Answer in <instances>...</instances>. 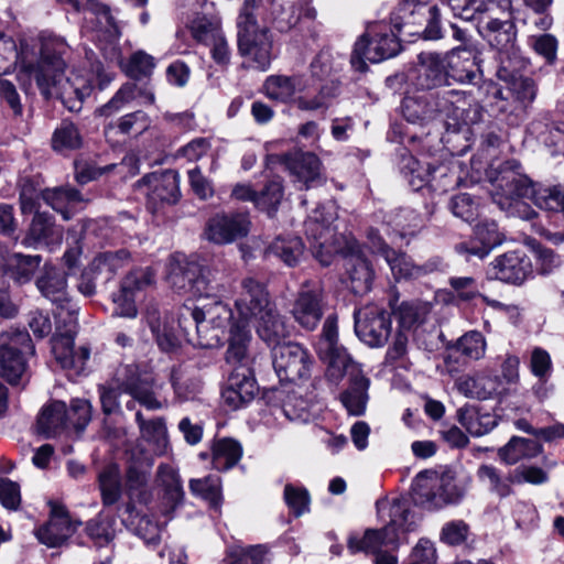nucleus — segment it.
<instances>
[{"label": "nucleus", "mask_w": 564, "mask_h": 564, "mask_svg": "<svg viewBox=\"0 0 564 564\" xmlns=\"http://www.w3.org/2000/svg\"><path fill=\"white\" fill-rule=\"evenodd\" d=\"M51 142L54 151L63 152L80 148L83 138L72 121L63 120L54 130Z\"/></svg>", "instance_id": "62"}, {"label": "nucleus", "mask_w": 564, "mask_h": 564, "mask_svg": "<svg viewBox=\"0 0 564 564\" xmlns=\"http://www.w3.org/2000/svg\"><path fill=\"white\" fill-rule=\"evenodd\" d=\"M86 532L96 545L104 546L115 538V520L99 513L87 522Z\"/></svg>", "instance_id": "63"}, {"label": "nucleus", "mask_w": 564, "mask_h": 564, "mask_svg": "<svg viewBox=\"0 0 564 564\" xmlns=\"http://www.w3.org/2000/svg\"><path fill=\"white\" fill-rule=\"evenodd\" d=\"M158 482L164 490V499L170 510H174L184 497L183 485L177 470L170 465H160Z\"/></svg>", "instance_id": "56"}, {"label": "nucleus", "mask_w": 564, "mask_h": 564, "mask_svg": "<svg viewBox=\"0 0 564 564\" xmlns=\"http://www.w3.org/2000/svg\"><path fill=\"white\" fill-rule=\"evenodd\" d=\"M43 198L65 220L72 217L77 205L83 202L82 194L77 189L69 187L47 189L44 192Z\"/></svg>", "instance_id": "53"}, {"label": "nucleus", "mask_w": 564, "mask_h": 564, "mask_svg": "<svg viewBox=\"0 0 564 564\" xmlns=\"http://www.w3.org/2000/svg\"><path fill=\"white\" fill-rule=\"evenodd\" d=\"M264 24L286 32L300 22H315L317 10L312 0H243Z\"/></svg>", "instance_id": "12"}, {"label": "nucleus", "mask_w": 564, "mask_h": 564, "mask_svg": "<svg viewBox=\"0 0 564 564\" xmlns=\"http://www.w3.org/2000/svg\"><path fill=\"white\" fill-rule=\"evenodd\" d=\"M248 4L241 6L237 17V45L241 56L249 58L253 67L267 70L273 58V40L269 24L261 22Z\"/></svg>", "instance_id": "9"}, {"label": "nucleus", "mask_w": 564, "mask_h": 564, "mask_svg": "<svg viewBox=\"0 0 564 564\" xmlns=\"http://www.w3.org/2000/svg\"><path fill=\"white\" fill-rule=\"evenodd\" d=\"M152 120L143 110H137L120 117L116 122H109L104 128L106 140L116 144L119 142L115 137L119 133L130 138H138L150 129Z\"/></svg>", "instance_id": "38"}, {"label": "nucleus", "mask_w": 564, "mask_h": 564, "mask_svg": "<svg viewBox=\"0 0 564 564\" xmlns=\"http://www.w3.org/2000/svg\"><path fill=\"white\" fill-rule=\"evenodd\" d=\"M458 422L473 436H482L495 429L497 421L489 413L480 414L474 406L465 405L457 410Z\"/></svg>", "instance_id": "55"}, {"label": "nucleus", "mask_w": 564, "mask_h": 564, "mask_svg": "<svg viewBox=\"0 0 564 564\" xmlns=\"http://www.w3.org/2000/svg\"><path fill=\"white\" fill-rule=\"evenodd\" d=\"M477 478L487 489L500 497L506 498L512 494L513 473L503 474L494 465L482 464L477 469Z\"/></svg>", "instance_id": "50"}, {"label": "nucleus", "mask_w": 564, "mask_h": 564, "mask_svg": "<svg viewBox=\"0 0 564 564\" xmlns=\"http://www.w3.org/2000/svg\"><path fill=\"white\" fill-rule=\"evenodd\" d=\"M129 259L130 253L126 249L101 252L91 261L90 271L95 274H104L105 280L108 281L129 262Z\"/></svg>", "instance_id": "60"}, {"label": "nucleus", "mask_w": 564, "mask_h": 564, "mask_svg": "<svg viewBox=\"0 0 564 564\" xmlns=\"http://www.w3.org/2000/svg\"><path fill=\"white\" fill-rule=\"evenodd\" d=\"M467 488V481L456 480L449 475L427 477L421 473L414 482V501L429 510L441 509L460 502Z\"/></svg>", "instance_id": "13"}, {"label": "nucleus", "mask_w": 564, "mask_h": 564, "mask_svg": "<svg viewBox=\"0 0 564 564\" xmlns=\"http://www.w3.org/2000/svg\"><path fill=\"white\" fill-rule=\"evenodd\" d=\"M400 170L414 191L423 188L436 180L437 176H446V167L438 166L431 169L430 165L423 166L419 160L411 154H402Z\"/></svg>", "instance_id": "44"}, {"label": "nucleus", "mask_w": 564, "mask_h": 564, "mask_svg": "<svg viewBox=\"0 0 564 564\" xmlns=\"http://www.w3.org/2000/svg\"><path fill=\"white\" fill-rule=\"evenodd\" d=\"M36 288L57 307L64 308L69 302L66 273L61 269L45 264L43 273L36 279Z\"/></svg>", "instance_id": "39"}, {"label": "nucleus", "mask_w": 564, "mask_h": 564, "mask_svg": "<svg viewBox=\"0 0 564 564\" xmlns=\"http://www.w3.org/2000/svg\"><path fill=\"white\" fill-rule=\"evenodd\" d=\"M285 164L295 181L303 184L305 188L317 186L323 183L321 172L322 163L317 155L312 152H296L285 156Z\"/></svg>", "instance_id": "36"}, {"label": "nucleus", "mask_w": 564, "mask_h": 564, "mask_svg": "<svg viewBox=\"0 0 564 564\" xmlns=\"http://www.w3.org/2000/svg\"><path fill=\"white\" fill-rule=\"evenodd\" d=\"M448 78L460 84H470L479 77L474 50L469 46H456L443 55Z\"/></svg>", "instance_id": "32"}, {"label": "nucleus", "mask_w": 564, "mask_h": 564, "mask_svg": "<svg viewBox=\"0 0 564 564\" xmlns=\"http://www.w3.org/2000/svg\"><path fill=\"white\" fill-rule=\"evenodd\" d=\"M26 43L34 52L28 77L34 78L42 96L45 99L56 96L70 111L79 110L93 87L84 80L72 83L64 79L65 55L69 50L66 41L53 33L41 32L36 37H26Z\"/></svg>", "instance_id": "2"}, {"label": "nucleus", "mask_w": 564, "mask_h": 564, "mask_svg": "<svg viewBox=\"0 0 564 564\" xmlns=\"http://www.w3.org/2000/svg\"><path fill=\"white\" fill-rule=\"evenodd\" d=\"M448 284L453 296L462 302H470L477 297L494 310L509 312L512 306L506 305L497 300L490 299L479 291L477 281L473 276H451Z\"/></svg>", "instance_id": "45"}, {"label": "nucleus", "mask_w": 564, "mask_h": 564, "mask_svg": "<svg viewBox=\"0 0 564 564\" xmlns=\"http://www.w3.org/2000/svg\"><path fill=\"white\" fill-rule=\"evenodd\" d=\"M521 67L522 59L519 64H506L502 61V66L497 69V76L505 83L502 86L507 89L506 94L511 95L527 115L529 107L536 98L538 86L534 79L516 75V72Z\"/></svg>", "instance_id": "28"}, {"label": "nucleus", "mask_w": 564, "mask_h": 564, "mask_svg": "<svg viewBox=\"0 0 564 564\" xmlns=\"http://www.w3.org/2000/svg\"><path fill=\"white\" fill-rule=\"evenodd\" d=\"M491 183L492 200L508 216L523 220L533 219L536 213L524 200L525 198L531 199L540 209L564 212V187L533 183L520 171V164L514 160L502 163Z\"/></svg>", "instance_id": "4"}, {"label": "nucleus", "mask_w": 564, "mask_h": 564, "mask_svg": "<svg viewBox=\"0 0 564 564\" xmlns=\"http://www.w3.org/2000/svg\"><path fill=\"white\" fill-rule=\"evenodd\" d=\"M151 465L145 462L131 463L124 474V494L128 499L137 500L140 505H149L153 499L150 486Z\"/></svg>", "instance_id": "35"}, {"label": "nucleus", "mask_w": 564, "mask_h": 564, "mask_svg": "<svg viewBox=\"0 0 564 564\" xmlns=\"http://www.w3.org/2000/svg\"><path fill=\"white\" fill-rule=\"evenodd\" d=\"M155 379L152 372L141 370L135 364L116 368L107 386L99 388L102 411L112 414L119 410V394L127 393L148 410H159L162 402L156 398Z\"/></svg>", "instance_id": "8"}, {"label": "nucleus", "mask_w": 564, "mask_h": 564, "mask_svg": "<svg viewBox=\"0 0 564 564\" xmlns=\"http://www.w3.org/2000/svg\"><path fill=\"white\" fill-rule=\"evenodd\" d=\"M532 274L531 259L522 251H509L497 257L487 269V276L520 285Z\"/></svg>", "instance_id": "24"}, {"label": "nucleus", "mask_w": 564, "mask_h": 564, "mask_svg": "<svg viewBox=\"0 0 564 564\" xmlns=\"http://www.w3.org/2000/svg\"><path fill=\"white\" fill-rule=\"evenodd\" d=\"M337 213L333 203L318 206L304 223L305 234L312 240L314 257L324 267L333 262L335 254L344 258V267L355 294H364L371 289L373 271L365 258L359 242L352 236H340L334 241L333 224Z\"/></svg>", "instance_id": "1"}, {"label": "nucleus", "mask_w": 564, "mask_h": 564, "mask_svg": "<svg viewBox=\"0 0 564 564\" xmlns=\"http://www.w3.org/2000/svg\"><path fill=\"white\" fill-rule=\"evenodd\" d=\"M34 346L25 330L0 334V373L10 383H19L26 370L25 355H33Z\"/></svg>", "instance_id": "17"}, {"label": "nucleus", "mask_w": 564, "mask_h": 564, "mask_svg": "<svg viewBox=\"0 0 564 564\" xmlns=\"http://www.w3.org/2000/svg\"><path fill=\"white\" fill-rule=\"evenodd\" d=\"M448 208L455 217L466 223L476 220L479 215V202L468 193L454 195L448 203Z\"/></svg>", "instance_id": "64"}, {"label": "nucleus", "mask_w": 564, "mask_h": 564, "mask_svg": "<svg viewBox=\"0 0 564 564\" xmlns=\"http://www.w3.org/2000/svg\"><path fill=\"white\" fill-rule=\"evenodd\" d=\"M62 239L63 231L54 224L52 216L39 212L34 215L22 245L26 248H37L44 245L52 251L62 243Z\"/></svg>", "instance_id": "31"}, {"label": "nucleus", "mask_w": 564, "mask_h": 564, "mask_svg": "<svg viewBox=\"0 0 564 564\" xmlns=\"http://www.w3.org/2000/svg\"><path fill=\"white\" fill-rule=\"evenodd\" d=\"M386 24L373 23L367 32L356 42L351 54V64L364 70L366 62L379 63L395 56L400 48V41L394 32H386Z\"/></svg>", "instance_id": "15"}, {"label": "nucleus", "mask_w": 564, "mask_h": 564, "mask_svg": "<svg viewBox=\"0 0 564 564\" xmlns=\"http://www.w3.org/2000/svg\"><path fill=\"white\" fill-rule=\"evenodd\" d=\"M475 236L480 241V246H476L474 242H470V245L459 243L456 246V250L468 257L484 259L494 248L498 247L502 242L498 225L495 221H482L477 224L475 227Z\"/></svg>", "instance_id": "42"}, {"label": "nucleus", "mask_w": 564, "mask_h": 564, "mask_svg": "<svg viewBox=\"0 0 564 564\" xmlns=\"http://www.w3.org/2000/svg\"><path fill=\"white\" fill-rule=\"evenodd\" d=\"M166 281L177 293L196 299H208L217 291L210 271L183 253L169 258Z\"/></svg>", "instance_id": "11"}, {"label": "nucleus", "mask_w": 564, "mask_h": 564, "mask_svg": "<svg viewBox=\"0 0 564 564\" xmlns=\"http://www.w3.org/2000/svg\"><path fill=\"white\" fill-rule=\"evenodd\" d=\"M542 449V445L534 440L513 436L499 448L498 456L506 465H514L522 459L538 456Z\"/></svg>", "instance_id": "49"}, {"label": "nucleus", "mask_w": 564, "mask_h": 564, "mask_svg": "<svg viewBox=\"0 0 564 564\" xmlns=\"http://www.w3.org/2000/svg\"><path fill=\"white\" fill-rule=\"evenodd\" d=\"M42 262L39 254L30 256L13 253L7 260V269L10 276L19 284L30 282Z\"/></svg>", "instance_id": "57"}, {"label": "nucleus", "mask_w": 564, "mask_h": 564, "mask_svg": "<svg viewBox=\"0 0 564 564\" xmlns=\"http://www.w3.org/2000/svg\"><path fill=\"white\" fill-rule=\"evenodd\" d=\"M188 29L193 39L207 45L216 37L224 34L220 20L215 15L197 13L189 22Z\"/></svg>", "instance_id": "59"}, {"label": "nucleus", "mask_w": 564, "mask_h": 564, "mask_svg": "<svg viewBox=\"0 0 564 564\" xmlns=\"http://www.w3.org/2000/svg\"><path fill=\"white\" fill-rule=\"evenodd\" d=\"M272 365L280 381L296 382L310 377L312 359L303 346L289 341L273 348Z\"/></svg>", "instance_id": "20"}, {"label": "nucleus", "mask_w": 564, "mask_h": 564, "mask_svg": "<svg viewBox=\"0 0 564 564\" xmlns=\"http://www.w3.org/2000/svg\"><path fill=\"white\" fill-rule=\"evenodd\" d=\"M250 230L249 216L245 213L221 214L212 217L205 228L206 238L217 245L231 243Z\"/></svg>", "instance_id": "25"}, {"label": "nucleus", "mask_w": 564, "mask_h": 564, "mask_svg": "<svg viewBox=\"0 0 564 564\" xmlns=\"http://www.w3.org/2000/svg\"><path fill=\"white\" fill-rule=\"evenodd\" d=\"M189 489L193 495L206 500L210 508L219 510L223 502L221 481L218 476L191 479Z\"/></svg>", "instance_id": "61"}, {"label": "nucleus", "mask_w": 564, "mask_h": 564, "mask_svg": "<svg viewBox=\"0 0 564 564\" xmlns=\"http://www.w3.org/2000/svg\"><path fill=\"white\" fill-rule=\"evenodd\" d=\"M410 79L421 90H432L448 84V72L443 55L434 52L421 53Z\"/></svg>", "instance_id": "27"}, {"label": "nucleus", "mask_w": 564, "mask_h": 564, "mask_svg": "<svg viewBox=\"0 0 564 564\" xmlns=\"http://www.w3.org/2000/svg\"><path fill=\"white\" fill-rule=\"evenodd\" d=\"M76 334V324L72 319L68 328L64 333L56 334L52 338V352L63 369H70L75 372L84 370L90 351L86 347L74 350V336Z\"/></svg>", "instance_id": "29"}, {"label": "nucleus", "mask_w": 564, "mask_h": 564, "mask_svg": "<svg viewBox=\"0 0 564 564\" xmlns=\"http://www.w3.org/2000/svg\"><path fill=\"white\" fill-rule=\"evenodd\" d=\"M377 513L384 527L381 529H367L362 534L351 533L347 540V547L351 554L365 553L375 555L381 549L398 550L400 533L414 530L416 523L409 503L403 498L384 499L377 502Z\"/></svg>", "instance_id": "6"}, {"label": "nucleus", "mask_w": 564, "mask_h": 564, "mask_svg": "<svg viewBox=\"0 0 564 564\" xmlns=\"http://www.w3.org/2000/svg\"><path fill=\"white\" fill-rule=\"evenodd\" d=\"M275 305L264 283L251 276L242 279L238 297L235 301L238 318L229 330V337H231L235 328H243L248 332L251 340L249 323Z\"/></svg>", "instance_id": "16"}, {"label": "nucleus", "mask_w": 564, "mask_h": 564, "mask_svg": "<svg viewBox=\"0 0 564 564\" xmlns=\"http://www.w3.org/2000/svg\"><path fill=\"white\" fill-rule=\"evenodd\" d=\"M98 487L105 507L119 502L124 492V487L122 486V476L118 465L109 464L102 468L98 475Z\"/></svg>", "instance_id": "48"}, {"label": "nucleus", "mask_w": 564, "mask_h": 564, "mask_svg": "<svg viewBox=\"0 0 564 564\" xmlns=\"http://www.w3.org/2000/svg\"><path fill=\"white\" fill-rule=\"evenodd\" d=\"M290 313L302 328L314 330L324 315L323 290L319 283L312 281L303 283Z\"/></svg>", "instance_id": "23"}, {"label": "nucleus", "mask_w": 564, "mask_h": 564, "mask_svg": "<svg viewBox=\"0 0 564 564\" xmlns=\"http://www.w3.org/2000/svg\"><path fill=\"white\" fill-rule=\"evenodd\" d=\"M316 350L321 359L327 362L326 378L330 382L338 383L345 375L349 377V387L340 394V401L350 415H362L368 402L370 380L338 343L336 315L326 317Z\"/></svg>", "instance_id": "5"}, {"label": "nucleus", "mask_w": 564, "mask_h": 564, "mask_svg": "<svg viewBox=\"0 0 564 564\" xmlns=\"http://www.w3.org/2000/svg\"><path fill=\"white\" fill-rule=\"evenodd\" d=\"M340 94L339 82L330 80L321 86L314 95L302 94L294 99V106L301 111L326 112Z\"/></svg>", "instance_id": "46"}, {"label": "nucleus", "mask_w": 564, "mask_h": 564, "mask_svg": "<svg viewBox=\"0 0 564 564\" xmlns=\"http://www.w3.org/2000/svg\"><path fill=\"white\" fill-rule=\"evenodd\" d=\"M387 227L401 238L414 236L423 226V218L412 208H399L386 216Z\"/></svg>", "instance_id": "52"}, {"label": "nucleus", "mask_w": 564, "mask_h": 564, "mask_svg": "<svg viewBox=\"0 0 564 564\" xmlns=\"http://www.w3.org/2000/svg\"><path fill=\"white\" fill-rule=\"evenodd\" d=\"M242 447L232 438L217 440L213 445L212 464L219 471H227L238 464Z\"/></svg>", "instance_id": "54"}, {"label": "nucleus", "mask_w": 564, "mask_h": 564, "mask_svg": "<svg viewBox=\"0 0 564 564\" xmlns=\"http://www.w3.org/2000/svg\"><path fill=\"white\" fill-rule=\"evenodd\" d=\"M468 11L473 18L464 21H476V24L489 18L511 19V0H476Z\"/></svg>", "instance_id": "58"}, {"label": "nucleus", "mask_w": 564, "mask_h": 564, "mask_svg": "<svg viewBox=\"0 0 564 564\" xmlns=\"http://www.w3.org/2000/svg\"><path fill=\"white\" fill-rule=\"evenodd\" d=\"M144 321L161 350L171 352L178 348L180 339L174 329V322L166 313H161L156 304L147 305Z\"/></svg>", "instance_id": "33"}, {"label": "nucleus", "mask_w": 564, "mask_h": 564, "mask_svg": "<svg viewBox=\"0 0 564 564\" xmlns=\"http://www.w3.org/2000/svg\"><path fill=\"white\" fill-rule=\"evenodd\" d=\"M264 91L270 99L292 102L301 91V78L297 76L272 75L265 79Z\"/></svg>", "instance_id": "51"}, {"label": "nucleus", "mask_w": 564, "mask_h": 564, "mask_svg": "<svg viewBox=\"0 0 564 564\" xmlns=\"http://www.w3.org/2000/svg\"><path fill=\"white\" fill-rule=\"evenodd\" d=\"M484 89L490 110L511 126H517L525 117L522 108L516 102L511 95L506 94L507 89L491 80L486 82Z\"/></svg>", "instance_id": "34"}, {"label": "nucleus", "mask_w": 564, "mask_h": 564, "mask_svg": "<svg viewBox=\"0 0 564 564\" xmlns=\"http://www.w3.org/2000/svg\"><path fill=\"white\" fill-rule=\"evenodd\" d=\"M139 187H145L149 203L175 204L180 199V177L174 170H164L144 175L138 181Z\"/></svg>", "instance_id": "26"}, {"label": "nucleus", "mask_w": 564, "mask_h": 564, "mask_svg": "<svg viewBox=\"0 0 564 564\" xmlns=\"http://www.w3.org/2000/svg\"><path fill=\"white\" fill-rule=\"evenodd\" d=\"M390 23L398 33L408 29L405 33L409 35L419 33L413 30L414 26L426 23L423 30V36L426 40H440L444 35L437 7L425 6L415 0H402L391 13Z\"/></svg>", "instance_id": "14"}, {"label": "nucleus", "mask_w": 564, "mask_h": 564, "mask_svg": "<svg viewBox=\"0 0 564 564\" xmlns=\"http://www.w3.org/2000/svg\"><path fill=\"white\" fill-rule=\"evenodd\" d=\"M476 26L484 40L499 53L500 66L502 61L506 64L520 63L521 58L516 45L517 29L512 19L489 18Z\"/></svg>", "instance_id": "19"}, {"label": "nucleus", "mask_w": 564, "mask_h": 564, "mask_svg": "<svg viewBox=\"0 0 564 564\" xmlns=\"http://www.w3.org/2000/svg\"><path fill=\"white\" fill-rule=\"evenodd\" d=\"M61 4L68 7L75 12L82 10L79 0H57ZM90 11L97 17L100 29L96 32L95 39L105 58L111 63L121 64V51L119 40L121 31L110 8L98 0H87Z\"/></svg>", "instance_id": "18"}, {"label": "nucleus", "mask_w": 564, "mask_h": 564, "mask_svg": "<svg viewBox=\"0 0 564 564\" xmlns=\"http://www.w3.org/2000/svg\"><path fill=\"white\" fill-rule=\"evenodd\" d=\"M501 381L497 376L476 375L460 376L455 387L463 395L471 399L488 400L499 393Z\"/></svg>", "instance_id": "43"}, {"label": "nucleus", "mask_w": 564, "mask_h": 564, "mask_svg": "<svg viewBox=\"0 0 564 564\" xmlns=\"http://www.w3.org/2000/svg\"><path fill=\"white\" fill-rule=\"evenodd\" d=\"M48 520L34 530V535L47 547H59L76 532L80 522L73 521L66 507L57 501H48Z\"/></svg>", "instance_id": "22"}, {"label": "nucleus", "mask_w": 564, "mask_h": 564, "mask_svg": "<svg viewBox=\"0 0 564 564\" xmlns=\"http://www.w3.org/2000/svg\"><path fill=\"white\" fill-rule=\"evenodd\" d=\"M250 336L243 328H235L228 339L227 364L234 366L221 390L224 403L230 410H238L250 403L258 393L253 375V357L250 354Z\"/></svg>", "instance_id": "7"}, {"label": "nucleus", "mask_w": 564, "mask_h": 564, "mask_svg": "<svg viewBox=\"0 0 564 564\" xmlns=\"http://www.w3.org/2000/svg\"><path fill=\"white\" fill-rule=\"evenodd\" d=\"M253 322L258 336L272 349L283 345L284 339L290 334L285 319L280 314L276 305Z\"/></svg>", "instance_id": "41"}, {"label": "nucleus", "mask_w": 564, "mask_h": 564, "mask_svg": "<svg viewBox=\"0 0 564 564\" xmlns=\"http://www.w3.org/2000/svg\"><path fill=\"white\" fill-rule=\"evenodd\" d=\"M304 253V245L300 237L279 236L267 248V257H275L288 267L300 263Z\"/></svg>", "instance_id": "47"}, {"label": "nucleus", "mask_w": 564, "mask_h": 564, "mask_svg": "<svg viewBox=\"0 0 564 564\" xmlns=\"http://www.w3.org/2000/svg\"><path fill=\"white\" fill-rule=\"evenodd\" d=\"M402 113L406 121L427 124L442 120L447 132L475 133L484 116L482 106L465 90L443 89L408 95L402 100Z\"/></svg>", "instance_id": "3"}, {"label": "nucleus", "mask_w": 564, "mask_h": 564, "mask_svg": "<svg viewBox=\"0 0 564 564\" xmlns=\"http://www.w3.org/2000/svg\"><path fill=\"white\" fill-rule=\"evenodd\" d=\"M383 258L395 280L419 279L437 271L441 267L438 259H431L422 265H416L405 253L390 248L383 249Z\"/></svg>", "instance_id": "37"}, {"label": "nucleus", "mask_w": 564, "mask_h": 564, "mask_svg": "<svg viewBox=\"0 0 564 564\" xmlns=\"http://www.w3.org/2000/svg\"><path fill=\"white\" fill-rule=\"evenodd\" d=\"M207 300L210 302L191 312L196 328V339L188 340L200 348H216L223 345L226 334H229L237 319L231 307L217 299L216 292Z\"/></svg>", "instance_id": "10"}, {"label": "nucleus", "mask_w": 564, "mask_h": 564, "mask_svg": "<svg viewBox=\"0 0 564 564\" xmlns=\"http://www.w3.org/2000/svg\"><path fill=\"white\" fill-rule=\"evenodd\" d=\"M68 430L67 406L63 401H53L44 405L37 415L35 431L45 438L62 435Z\"/></svg>", "instance_id": "40"}, {"label": "nucleus", "mask_w": 564, "mask_h": 564, "mask_svg": "<svg viewBox=\"0 0 564 564\" xmlns=\"http://www.w3.org/2000/svg\"><path fill=\"white\" fill-rule=\"evenodd\" d=\"M355 333L371 348L382 347L391 334L390 314L377 305L355 312Z\"/></svg>", "instance_id": "21"}, {"label": "nucleus", "mask_w": 564, "mask_h": 564, "mask_svg": "<svg viewBox=\"0 0 564 564\" xmlns=\"http://www.w3.org/2000/svg\"><path fill=\"white\" fill-rule=\"evenodd\" d=\"M33 58L34 52L26 43V37L21 39L18 46L11 36L0 31V73L10 74L18 68L20 74L28 76Z\"/></svg>", "instance_id": "30"}]
</instances>
